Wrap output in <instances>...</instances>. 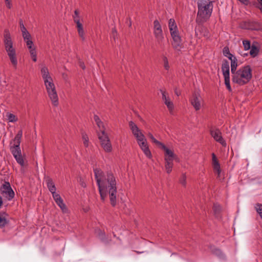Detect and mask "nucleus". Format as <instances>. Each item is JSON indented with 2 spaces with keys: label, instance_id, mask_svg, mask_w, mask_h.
Masks as SVG:
<instances>
[{
  "label": "nucleus",
  "instance_id": "50",
  "mask_svg": "<svg viewBox=\"0 0 262 262\" xmlns=\"http://www.w3.org/2000/svg\"><path fill=\"white\" fill-rule=\"evenodd\" d=\"M170 32V34H171V36L172 37H177L178 36H180L179 35V31H178V30L177 29V30H175L174 31H172L171 32Z\"/></svg>",
  "mask_w": 262,
  "mask_h": 262
},
{
  "label": "nucleus",
  "instance_id": "45",
  "mask_svg": "<svg viewBox=\"0 0 262 262\" xmlns=\"http://www.w3.org/2000/svg\"><path fill=\"white\" fill-rule=\"evenodd\" d=\"M252 25H253V27L251 26V29L252 30H258L260 28V26L259 24L257 22L253 23Z\"/></svg>",
  "mask_w": 262,
  "mask_h": 262
},
{
  "label": "nucleus",
  "instance_id": "39",
  "mask_svg": "<svg viewBox=\"0 0 262 262\" xmlns=\"http://www.w3.org/2000/svg\"><path fill=\"white\" fill-rule=\"evenodd\" d=\"M154 31L162 30L161 25L158 20H155L154 21Z\"/></svg>",
  "mask_w": 262,
  "mask_h": 262
},
{
  "label": "nucleus",
  "instance_id": "13",
  "mask_svg": "<svg viewBox=\"0 0 262 262\" xmlns=\"http://www.w3.org/2000/svg\"><path fill=\"white\" fill-rule=\"evenodd\" d=\"M138 144L146 157L148 158H151L152 156L151 154L149 149L146 140L141 141Z\"/></svg>",
  "mask_w": 262,
  "mask_h": 262
},
{
  "label": "nucleus",
  "instance_id": "56",
  "mask_svg": "<svg viewBox=\"0 0 262 262\" xmlns=\"http://www.w3.org/2000/svg\"><path fill=\"white\" fill-rule=\"evenodd\" d=\"M78 64H79V67L81 68H82L83 70L85 69V67L84 63L83 61L79 60L78 62Z\"/></svg>",
  "mask_w": 262,
  "mask_h": 262
},
{
  "label": "nucleus",
  "instance_id": "16",
  "mask_svg": "<svg viewBox=\"0 0 262 262\" xmlns=\"http://www.w3.org/2000/svg\"><path fill=\"white\" fill-rule=\"evenodd\" d=\"M221 69L223 75H230L229 63L226 59L223 60Z\"/></svg>",
  "mask_w": 262,
  "mask_h": 262
},
{
  "label": "nucleus",
  "instance_id": "8",
  "mask_svg": "<svg viewBox=\"0 0 262 262\" xmlns=\"http://www.w3.org/2000/svg\"><path fill=\"white\" fill-rule=\"evenodd\" d=\"M129 126L132 134L136 138L138 144L141 141H146V138L137 125L132 121L129 122Z\"/></svg>",
  "mask_w": 262,
  "mask_h": 262
},
{
  "label": "nucleus",
  "instance_id": "48",
  "mask_svg": "<svg viewBox=\"0 0 262 262\" xmlns=\"http://www.w3.org/2000/svg\"><path fill=\"white\" fill-rule=\"evenodd\" d=\"M19 26H20V30L21 32L27 30V29L25 27V26L23 24V20L21 19H20L19 20Z\"/></svg>",
  "mask_w": 262,
  "mask_h": 262
},
{
  "label": "nucleus",
  "instance_id": "15",
  "mask_svg": "<svg viewBox=\"0 0 262 262\" xmlns=\"http://www.w3.org/2000/svg\"><path fill=\"white\" fill-rule=\"evenodd\" d=\"M212 157L213 170L214 172L216 173L218 176H219L221 173L220 165L219 163V161H217L215 155L214 153L212 154Z\"/></svg>",
  "mask_w": 262,
  "mask_h": 262
},
{
  "label": "nucleus",
  "instance_id": "19",
  "mask_svg": "<svg viewBox=\"0 0 262 262\" xmlns=\"http://www.w3.org/2000/svg\"><path fill=\"white\" fill-rule=\"evenodd\" d=\"M8 214L5 212H0V227L3 228L7 225L9 221L6 218Z\"/></svg>",
  "mask_w": 262,
  "mask_h": 262
},
{
  "label": "nucleus",
  "instance_id": "21",
  "mask_svg": "<svg viewBox=\"0 0 262 262\" xmlns=\"http://www.w3.org/2000/svg\"><path fill=\"white\" fill-rule=\"evenodd\" d=\"M94 172L96 178V180H102L104 178V173L103 171L99 168L94 169Z\"/></svg>",
  "mask_w": 262,
  "mask_h": 262
},
{
  "label": "nucleus",
  "instance_id": "5",
  "mask_svg": "<svg viewBox=\"0 0 262 262\" xmlns=\"http://www.w3.org/2000/svg\"><path fill=\"white\" fill-rule=\"evenodd\" d=\"M4 36V42L5 50L12 64L15 68H16L17 64L16 51L15 49L13 48V41L12 40L11 35L8 30H5Z\"/></svg>",
  "mask_w": 262,
  "mask_h": 262
},
{
  "label": "nucleus",
  "instance_id": "53",
  "mask_svg": "<svg viewBox=\"0 0 262 262\" xmlns=\"http://www.w3.org/2000/svg\"><path fill=\"white\" fill-rule=\"evenodd\" d=\"M258 2V4L256 6V7L258 8L261 13H262V0H257Z\"/></svg>",
  "mask_w": 262,
  "mask_h": 262
},
{
  "label": "nucleus",
  "instance_id": "38",
  "mask_svg": "<svg viewBox=\"0 0 262 262\" xmlns=\"http://www.w3.org/2000/svg\"><path fill=\"white\" fill-rule=\"evenodd\" d=\"M211 250L213 254L218 256H221L222 255V252L221 250L219 249L213 248L211 249Z\"/></svg>",
  "mask_w": 262,
  "mask_h": 262
},
{
  "label": "nucleus",
  "instance_id": "30",
  "mask_svg": "<svg viewBox=\"0 0 262 262\" xmlns=\"http://www.w3.org/2000/svg\"><path fill=\"white\" fill-rule=\"evenodd\" d=\"M223 54L225 56L228 58V57L232 56V57H233L234 56L231 53H230L229 49L228 47H225L223 48Z\"/></svg>",
  "mask_w": 262,
  "mask_h": 262
},
{
  "label": "nucleus",
  "instance_id": "49",
  "mask_svg": "<svg viewBox=\"0 0 262 262\" xmlns=\"http://www.w3.org/2000/svg\"><path fill=\"white\" fill-rule=\"evenodd\" d=\"M105 180H115V178L113 174L111 173H107V178H105Z\"/></svg>",
  "mask_w": 262,
  "mask_h": 262
},
{
  "label": "nucleus",
  "instance_id": "34",
  "mask_svg": "<svg viewBox=\"0 0 262 262\" xmlns=\"http://www.w3.org/2000/svg\"><path fill=\"white\" fill-rule=\"evenodd\" d=\"M22 36L24 40H28L31 39V36L29 32L27 30L21 32Z\"/></svg>",
  "mask_w": 262,
  "mask_h": 262
},
{
  "label": "nucleus",
  "instance_id": "18",
  "mask_svg": "<svg viewBox=\"0 0 262 262\" xmlns=\"http://www.w3.org/2000/svg\"><path fill=\"white\" fill-rule=\"evenodd\" d=\"M213 211L215 217L217 219L221 217L222 207L220 204L214 203L213 206Z\"/></svg>",
  "mask_w": 262,
  "mask_h": 262
},
{
  "label": "nucleus",
  "instance_id": "44",
  "mask_svg": "<svg viewBox=\"0 0 262 262\" xmlns=\"http://www.w3.org/2000/svg\"><path fill=\"white\" fill-rule=\"evenodd\" d=\"M163 62H164V68L166 70H169V64H168V59L166 57L164 56L163 57Z\"/></svg>",
  "mask_w": 262,
  "mask_h": 262
},
{
  "label": "nucleus",
  "instance_id": "22",
  "mask_svg": "<svg viewBox=\"0 0 262 262\" xmlns=\"http://www.w3.org/2000/svg\"><path fill=\"white\" fill-rule=\"evenodd\" d=\"M250 49V51L249 54L251 56V57H255L258 55L259 51V48L258 47H257L254 45H252Z\"/></svg>",
  "mask_w": 262,
  "mask_h": 262
},
{
  "label": "nucleus",
  "instance_id": "24",
  "mask_svg": "<svg viewBox=\"0 0 262 262\" xmlns=\"http://www.w3.org/2000/svg\"><path fill=\"white\" fill-rule=\"evenodd\" d=\"M165 168L166 170V171L167 173H170L171 170L173 167V160L168 161V160H165Z\"/></svg>",
  "mask_w": 262,
  "mask_h": 262
},
{
  "label": "nucleus",
  "instance_id": "62",
  "mask_svg": "<svg viewBox=\"0 0 262 262\" xmlns=\"http://www.w3.org/2000/svg\"><path fill=\"white\" fill-rule=\"evenodd\" d=\"M81 185L83 187H86V184L83 181L81 182Z\"/></svg>",
  "mask_w": 262,
  "mask_h": 262
},
{
  "label": "nucleus",
  "instance_id": "46",
  "mask_svg": "<svg viewBox=\"0 0 262 262\" xmlns=\"http://www.w3.org/2000/svg\"><path fill=\"white\" fill-rule=\"evenodd\" d=\"M78 34L82 40H85L84 32L83 29L77 30Z\"/></svg>",
  "mask_w": 262,
  "mask_h": 262
},
{
  "label": "nucleus",
  "instance_id": "6",
  "mask_svg": "<svg viewBox=\"0 0 262 262\" xmlns=\"http://www.w3.org/2000/svg\"><path fill=\"white\" fill-rule=\"evenodd\" d=\"M198 17L206 20L211 16L212 9V2L210 0H198L197 2Z\"/></svg>",
  "mask_w": 262,
  "mask_h": 262
},
{
  "label": "nucleus",
  "instance_id": "2",
  "mask_svg": "<svg viewBox=\"0 0 262 262\" xmlns=\"http://www.w3.org/2000/svg\"><path fill=\"white\" fill-rule=\"evenodd\" d=\"M41 74L44 81L49 97L51 99L53 105L57 106L58 105V98L56 91L55 86L53 82V80L49 75L48 69L43 67L41 69Z\"/></svg>",
  "mask_w": 262,
  "mask_h": 262
},
{
  "label": "nucleus",
  "instance_id": "37",
  "mask_svg": "<svg viewBox=\"0 0 262 262\" xmlns=\"http://www.w3.org/2000/svg\"><path fill=\"white\" fill-rule=\"evenodd\" d=\"M255 209L257 213L259 214L260 217L262 219V204L257 203L255 206Z\"/></svg>",
  "mask_w": 262,
  "mask_h": 262
},
{
  "label": "nucleus",
  "instance_id": "60",
  "mask_svg": "<svg viewBox=\"0 0 262 262\" xmlns=\"http://www.w3.org/2000/svg\"><path fill=\"white\" fill-rule=\"evenodd\" d=\"M31 58L33 61L36 62L37 60V56L36 55H34L33 56H31Z\"/></svg>",
  "mask_w": 262,
  "mask_h": 262
},
{
  "label": "nucleus",
  "instance_id": "17",
  "mask_svg": "<svg viewBox=\"0 0 262 262\" xmlns=\"http://www.w3.org/2000/svg\"><path fill=\"white\" fill-rule=\"evenodd\" d=\"M228 59L231 61V74H233L237 71V59L235 56L233 57H232V56L228 57Z\"/></svg>",
  "mask_w": 262,
  "mask_h": 262
},
{
  "label": "nucleus",
  "instance_id": "36",
  "mask_svg": "<svg viewBox=\"0 0 262 262\" xmlns=\"http://www.w3.org/2000/svg\"><path fill=\"white\" fill-rule=\"evenodd\" d=\"M165 104L166 105L167 107L169 109V111H172L173 108V105L172 102L170 100L169 98L167 99L164 101Z\"/></svg>",
  "mask_w": 262,
  "mask_h": 262
},
{
  "label": "nucleus",
  "instance_id": "58",
  "mask_svg": "<svg viewBox=\"0 0 262 262\" xmlns=\"http://www.w3.org/2000/svg\"><path fill=\"white\" fill-rule=\"evenodd\" d=\"M174 93L178 96H180L181 95V92L179 90H178L177 88L175 89V90H174Z\"/></svg>",
  "mask_w": 262,
  "mask_h": 262
},
{
  "label": "nucleus",
  "instance_id": "64",
  "mask_svg": "<svg viewBox=\"0 0 262 262\" xmlns=\"http://www.w3.org/2000/svg\"><path fill=\"white\" fill-rule=\"evenodd\" d=\"M113 32L116 33V29L115 28L113 29Z\"/></svg>",
  "mask_w": 262,
  "mask_h": 262
},
{
  "label": "nucleus",
  "instance_id": "42",
  "mask_svg": "<svg viewBox=\"0 0 262 262\" xmlns=\"http://www.w3.org/2000/svg\"><path fill=\"white\" fill-rule=\"evenodd\" d=\"M73 20L74 23H75L76 20H78L80 21V16L78 10H75L74 11V14L73 16Z\"/></svg>",
  "mask_w": 262,
  "mask_h": 262
},
{
  "label": "nucleus",
  "instance_id": "57",
  "mask_svg": "<svg viewBox=\"0 0 262 262\" xmlns=\"http://www.w3.org/2000/svg\"><path fill=\"white\" fill-rule=\"evenodd\" d=\"M242 4L245 5H248L249 4V0H238Z\"/></svg>",
  "mask_w": 262,
  "mask_h": 262
},
{
  "label": "nucleus",
  "instance_id": "10",
  "mask_svg": "<svg viewBox=\"0 0 262 262\" xmlns=\"http://www.w3.org/2000/svg\"><path fill=\"white\" fill-rule=\"evenodd\" d=\"M1 189L2 193H6L8 195L9 200H12L14 197V192L8 181H5V183L2 185Z\"/></svg>",
  "mask_w": 262,
  "mask_h": 262
},
{
  "label": "nucleus",
  "instance_id": "7",
  "mask_svg": "<svg viewBox=\"0 0 262 262\" xmlns=\"http://www.w3.org/2000/svg\"><path fill=\"white\" fill-rule=\"evenodd\" d=\"M98 138L101 142V145L106 152H111L112 150V145L104 129L98 133Z\"/></svg>",
  "mask_w": 262,
  "mask_h": 262
},
{
  "label": "nucleus",
  "instance_id": "55",
  "mask_svg": "<svg viewBox=\"0 0 262 262\" xmlns=\"http://www.w3.org/2000/svg\"><path fill=\"white\" fill-rule=\"evenodd\" d=\"M161 93H162V99L165 101L167 99L169 98L168 97H167L166 96V93L165 91H163L162 90H160Z\"/></svg>",
  "mask_w": 262,
  "mask_h": 262
},
{
  "label": "nucleus",
  "instance_id": "35",
  "mask_svg": "<svg viewBox=\"0 0 262 262\" xmlns=\"http://www.w3.org/2000/svg\"><path fill=\"white\" fill-rule=\"evenodd\" d=\"M148 136L150 139V140L152 141V142L155 143L156 145L161 146V145L163 144L162 143H161V142L158 141L157 140H156L151 133H148Z\"/></svg>",
  "mask_w": 262,
  "mask_h": 262
},
{
  "label": "nucleus",
  "instance_id": "33",
  "mask_svg": "<svg viewBox=\"0 0 262 262\" xmlns=\"http://www.w3.org/2000/svg\"><path fill=\"white\" fill-rule=\"evenodd\" d=\"M243 45L244 49L246 51L249 50L251 47V42L249 40H243Z\"/></svg>",
  "mask_w": 262,
  "mask_h": 262
},
{
  "label": "nucleus",
  "instance_id": "61",
  "mask_svg": "<svg viewBox=\"0 0 262 262\" xmlns=\"http://www.w3.org/2000/svg\"><path fill=\"white\" fill-rule=\"evenodd\" d=\"M3 204V201L2 199V197L0 196V208L2 207V206Z\"/></svg>",
  "mask_w": 262,
  "mask_h": 262
},
{
  "label": "nucleus",
  "instance_id": "12",
  "mask_svg": "<svg viewBox=\"0 0 262 262\" xmlns=\"http://www.w3.org/2000/svg\"><path fill=\"white\" fill-rule=\"evenodd\" d=\"M160 147L165 151V160H173L176 157L173 151L168 148L164 144H162Z\"/></svg>",
  "mask_w": 262,
  "mask_h": 262
},
{
  "label": "nucleus",
  "instance_id": "51",
  "mask_svg": "<svg viewBox=\"0 0 262 262\" xmlns=\"http://www.w3.org/2000/svg\"><path fill=\"white\" fill-rule=\"evenodd\" d=\"M6 5L8 9H11L12 7V4L11 0H5Z\"/></svg>",
  "mask_w": 262,
  "mask_h": 262
},
{
  "label": "nucleus",
  "instance_id": "52",
  "mask_svg": "<svg viewBox=\"0 0 262 262\" xmlns=\"http://www.w3.org/2000/svg\"><path fill=\"white\" fill-rule=\"evenodd\" d=\"M52 194L55 201L58 200L59 198H61L60 195L57 193L56 192Z\"/></svg>",
  "mask_w": 262,
  "mask_h": 262
},
{
  "label": "nucleus",
  "instance_id": "27",
  "mask_svg": "<svg viewBox=\"0 0 262 262\" xmlns=\"http://www.w3.org/2000/svg\"><path fill=\"white\" fill-rule=\"evenodd\" d=\"M225 79V84L229 92L232 91V89L230 84V75H223Z\"/></svg>",
  "mask_w": 262,
  "mask_h": 262
},
{
  "label": "nucleus",
  "instance_id": "32",
  "mask_svg": "<svg viewBox=\"0 0 262 262\" xmlns=\"http://www.w3.org/2000/svg\"><path fill=\"white\" fill-rule=\"evenodd\" d=\"M82 138L83 141V144L85 147H87L89 146V138L87 136V135L83 133L82 134Z\"/></svg>",
  "mask_w": 262,
  "mask_h": 262
},
{
  "label": "nucleus",
  "instance_id": "59",
  "mask_svg": "<svg viewBox=\"0 0 262 262\" xmlns=\"http://www.w3.org/2000/svg\"><path fill=\"white\" fill-rule=\"evenodd\" d=\"M238 53L242 56L243 57H246V56H247L248 55V53H243V52L242 51H239L238 52Z\"/></svg>",
  "mask_w": 262,
  "mask_h": 262
},
{
  "label": "nucleus",
  "instance_id": "63",
  "mask_svg": "<svg viewBox=\"0 0 262 262\" xmlns=\"http://www.w3.org/2000/svg\"><path fill=\"white\" fill-rule=\"evenodd\" d=\"M182 185L183 186H185L186 185V181H182Z\"/></svg>",
  "mask_w": 262,
  "mask_h": 262
},
{
  "label": "nucleus",
  "instance_id": "25",
  "mask_svg": "<svg viewBox=\"0 0 262 262\" xmlns=\"http://www.w3.org/2000/svg\"><path fill=\"white\" fill-rule=\"evenodd\" d=\"M47 187L49 190L53 193L56 192V188L53 181H48L47 183Z\"/></svg>",
  "mask_w": 262,
  "mask_h": 262
},
{
  "label": "nucleus",
  "instance_id": "54",
  "mask_svg": "<svg viewBox=\"0 0 262 262\" xmlns=\"http://www.w3.org/2000/svg\"><path fill=\"white\" fill-rule=\"evenodd\" d=\"M29 52L31 55V56H33L34 55L36 54V52L35 48L29 49Z\"/></svg>",
  "mask_w": 262,
  "mask_h": 262
},
{
  "label": "nucleus",
  "instance_id": "41",
  "mask_svg": "<svg viewBox=\"0 0 262 262\" xmlns=\"http://www.w3.org/2000/svg\"><path fill=\"white\" fill-rule=\"evenodd\" d=\"M98 236L101 241H104L105 238V234L104 232L101 231L100 229L98 230Z\"/></svg>",
  "mask_w": 262,
  "mask_h": 262
},
{
  "label": "nucleus",
  "instance_id": "43",
  "mask_svg": "<svg viewBox=\"0 0 262 262\" xmlns=\"http://www.w3.org/2000/svg\"><path fill=\"white\" fill-rule=\"evenodd\" d=\"M24 41L26 42L27 46L29 49L34 48V45H33V42L31 40V39L24 40Z\"/></svg>",
  "mask_w": 262,
  "mask_h": 262
},
{
  "label": "nucleus",
  "instance_id": "14",
  "mask_svg": "<svg viewBox=\"0 0 262 262\" xmlns=\"http://www.w3.org/2000/svg\"><path fill=\"white\" fill-rule=\"evenodd\" d=\"M172 46L174 50L180 51L182 47V39L180 36L172 37Z\"/></svg>",
  "mask_w": 262,
  "mask_h": 262
},
{
  "label": "nucleus",
  "instance_id": "47",
  "mask_svg": "<svg viewBox=\"0 0 262 262\" xmlns=\"http://www.w3.org/2000/svg\"><path fill=\"white\" fill-rule=\"evenodd\" d=\"M75 23L76 24L77 30L83 29L82 24L80 23V21L76 20Z\"/></svg>",
  "mask_w": 262,
  "mask_h": 262
},
{
  "label": "nucleus",
  "instance_id": "28",
  "mask_svg": "<svg viewBox=\"0 0 262 262\" xmlns=\"http://www.w3.org/2000/svg\"><path fill=\"white\" fill-rule=\"evenodd\" d=\"M94 119L96 122L98 127L99 128L100 130L103 129V122L101 121L98 116L95 115L94 116Z\"/></svg>",
  "mask_w": 262,
  "mask_h": 262
},
{
  "label": "nucleus",
  "instance_id": "4",
  "mask_svg": "<svg viewBox=\"0 0 262 262\" xmlns=\"http://www.w3.org/2000/svg\"><path fill=\"white\" fill-rule=\"evenodd\" d=\"M23 130H19L13 139V145L10 146V151L17 162L21 166H25V158L20 147Z\"/></svg>",
  "mask_w": 262,
  "mask_h": 262
},
{
  "label": "nucleus",
  "instance_id": "23",
  "mask_svg": "<svg viewBox=\"0 0 262 262\" xmlns=\"http://www.w3.org/2000/svg\"><path fill=\"white\" fill-rule=\"evenodd\" d=\"M168 27L170 32L178 29L177 26L176 24L175 20L172 18L169 20Z\"/></svg>",
  "mask_w": 262,
  "mask_h": 262
},
{
  "label": "nucleus",
  "instance_id": "20",
  "mask_svg": "<svg viewBox=\"0 0 262 262\" xmlns=\"http://www.w3.org/2000/svg\"><path fill=\"white\" fill-rule=\"evenodd\" d=\"M154 33L158 43L159 44H161L163 40L164 39L162 30L154 31Z\"/></svg>",
  "mask_w": 262,
  "mask_h": 262
},
{
  "label": "nucleus",
  "instance_id": "31",
  "mask_svg": "<svg viewBox=\"0 0 262 262\" xmlns=\"http://www.w3.org/2000/svg\"><path fill=\"white\" fill-rule=\"evenodd\" d=\"M7 117L8 118L9 121L11 122H15L18 120L16 116L12 114L8 113L7 114Z\"/></svg>",
  "mask_w": 262,
  "mask_h": 262
},
{
  "label": "nucleus",
  "instance_id": "26",
  "mask_svg": "<svg viewBox=\"0 0 262 262\" xmlns=\"http://www.w3.org/2000/svg\"><path fill=\"white\" fill-rule=\"evenodd\" d=\"M55 202L63 211H64L67 210L66 206L64 204L61 198H60L58 200L55 201Z\"/></svg>",
  "mask_w": 262,
  "mask_h": 262
},
{
  "label": "nucleus",
  "instance_id": "1",
  "mask_svg": "<svg viewBox=\"0 0 262 262\" xmlns=\"http://www.w3.org/2000/svg\"><path fill=\"white\" fill-rule=\"evenodd\" d=\"M97 183L101 200L104 201L108 192L110 203L113 207H115L117 203L116 181H97Z\"/></svg>",
  "mask_w": 262,
  "mask_h": 262
},
{
  "label": "nucleus",
  "instance_id": "40",
  "mask_svg": "<svg viewBox=\"0 0 262 262\" xmlns=\"http://www.w3.org/2000/svg\"><path fill=\"white\" fill-rule=\"evenodd\" d=\"M154 31L162 30L161 25L158 20H155L154 21Z\"/></svg>",
  "mask_w": 262,
  "mask_h": 262
},
{
  "label": "nucleus",
  "instance_id": "11",
  "mask_svg": "<svg viewBox=\"0 0 262 262\" xmlns=\"http://www.w3.org/2000/svg\"><path fill=\"white\" fill-rule=\"evenodd\" d=\"M210 134L216 141L219 142L223 146L226 145V142L223 138L222 133L219 129L215 128L210 129Z\"/></svg>",
  "mask_w": 262,
  "mask_h": 262
},
{
  "label": "nucleus",
  "instance_id": "9",
  "mask_svg": "<svg viewBox=\"0 0 262 262\" xmlns=\"http://www.w3.org/2000/svg\"><path fill=\"white\" fill-rule=\"evenodd\" d=\"M202 98L199 92H194L190 99L191 104L193 106L195 111L201 109L202 102Z\"/></svg>",
  "mask_w": 262,
  "mask_h": 262
},
{
  "label": "nucleus",
  "instance_id": "3",
  "mask_svg": "<svg viewBox=\"0 0 262 262\" xmlns=\"http://www.w3.org/2000/svg\"><path fill=\"white\" fill-rule=\"evenodd\" d=\"M252 69L249 65L242 67L232 74V81L239 85L247 84L252 79Z\"/></svg>",
  "mask_w": 262,
  "mask_h": 262
},
{
  "label": "nucleus",
  "instance_id": "29",
  "mask_svg": "<svg viewBox=\"0 0 262 262\" xmlns=\"http://www.w3.org/2000/svg\"><path fill=\"white\" fill-rule=\"evenodd\" d=\"M199 30L204 37L207 38L209 37V31L206 27H201L199 28Z\"/></svg>",
  "mask_w": 262,
  "mask_h": 262
}]
</instances>
